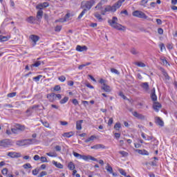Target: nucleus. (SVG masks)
I'll list each match as a JSON object with an SVG mask.
<instances>
[{"label":"nucleus","instance_id":"obj_1","mask_svg":"<svg viewBox=\"0 0 177 177\" xmlns=\"http://www.w3.org/2000/svg\"><path fill=\"white\" fill-rule=\"evenodd\" d=\"M96 3V0H88L86 1H82L81 4L82 9H84L82 12L78 16L77 19H82L84 15L88 12V10H91L92 7Z\"/></svg>","mask_w":177,"mask_h":177},{"label":"nucleus","instance_id":"obj_2","mask_svg":"<svg viewBox=\"0 0 177 177\" xmlns=\"http://www.w3.org/2000/svg\"><path fill=\"white\" fill-rule=\"evenodd\" d=\"M118 18H117V17H113L112 19H109L108 21V23L111 27H113V28L119 30V31H122V30L125 28V26H122V25L118 24Z\"/></svg>","mask_w":177,"mask_h":177},{"label":"nucleus","instance_id":"obj_3","mask_svg":"<svg viewBox=\"0 0 177 177\" xmlns=\"http://www.w3.org/2000/svg\"><path fill=\"white\" fill-rule=\"evenodd\" d=\"M74 157L79 160H84V161H97V159L91 156L81 155L75 151L73 152Z\"/></svg>","mask_w":177,"mask_h":177},{"label":"nucleus","instance_id":"obj_4","mask_svg":"<svg viewBox=\"0 0 177 177\" xmlns=\"http://www.w3.org/2000/svg\"><path fill=\"white\" fill-rule=\"evenodd\" d=\"M45 8L42 3L38 4L36 6V9H39V10L37 12V19L39 21H41L42 19V16H44V11H42V9Z\"/></svg>","mask_w":177,"mask_h":177},{"label":"nucleus","instance_id":"obj_5","mask_svg":"<svg viewBox=\"0 0 177 177\" xmlns=\"http://www.w3.org/2000/svg\"><path fill=\"white\" fill-rule=\"evenodd\" d=\"M133 16H134V17H138L139 19H147L146 14L139 10L133 12Z\"/></svg>","mask_w":177,"mask_h":177},{"label":"nucleus","instance_id":"obj_6","mask_svg":"<svg viewBox=\"0 0 177 177\" xmlns=\"http://www.w3.org/2000/svg\"><path fill=\"white\" fill-rule=\"evenodd\" d=\"M107 12H115V9H114L113 6H106L104 10H101V15H102V16H105Z\"/></svg>","mask_w":177,"mask_h":177},{"label":"nucleus","instance_id":"obj_7","mask_svg":"<svg viewBox=\"0 0 177 177\" xmlns=\"http://www.w3.org/2000/svg\"><path fill=\"white\" fill-rule=\"evenodd\" d=\"M7 156L11 158H20V157H21V153L17 152H8Z\"/></svg>","mask_w":177,"mask_h":177},{"label":"nucleus","instance_id":"obj_8","mask_svg":"<svg viewBox=\"0 0 177 177\" xmlns=\"http://www.w3.org/2000/svg\"><path fill=\"white\" fill-rule=\"evenodd\" d=\"M124 2H125V0H119L117 1V3L113 4V9H115V12L117 10V9H120L121 6H122V3H124Z\"/></svg>","mask_w":177,"mask_h":177},{"label":"nucleus","instance_id":"obj_9","mask_svg":"<svg viewBox=\"0 0 177 177\" xmlns=\"http://www.w3.org/2000/svg\"><path fill=\"white\" fill-rule=\"evenodd\" d=\"M30 39H31V41H32L33 42V46H35V45H37V42H38L39 41V36L38 35H32L29 37Z\"/></svg>","mask_w":177,"mask_h":177},{"label":"nucleus","instance_id":"obj_10","mask_svg":"<svg viewBox=\"0 0 177 177\" xmlns=\"http://www.w3.org/2000/svg\"><path fill=\"white\" fill-rule=\"evenodd\" d=\"M47 99H48L50 103H53V102L56 100V94L55 93H51L48 94L46 96Z\"/></svg>","mask_w":177,"mask_h":177},{"label":"nucleus","instance_id":"obj_11","mask_svg":"<svg viewBox=\"0 0 177 177\" xmlns=\"http://www.w3.org/2000/svg\"><path fill=\"white\" fill-rule=\"evenodd\" d=\"M26 21L28 23H30V24H35V21H39L37 19V17L35 18L32 16H30L26 19Z\"/></svg>","mask_w":177,"mask_h":177},{"label":"nucleus","instance_id":"obj_12","mask_svg":"<svg viewBox=\"0 0 177 177\" xmlns=\"http://www.w3.org/2000/svg\"><path fill=\"white\" fill-rule=\"evenodd\" d=\"M133 115L138 120H145L146 116L143 115L142 114L138 113L136 111L133 112Z\"/></svg>","mask_w":177,"mask_h":177},{"label":"nucleus","instance_id":"obj_13","mask_svg":"<svg viewBox=\"0 0 177 177\" xmlns=\"http://www.w3.org/2000/svg\"><path fill=\"white\" fill-rule=\"evenodd\" d=\"M37 107H38V106L37 105H34L33 106L28 109L26 110V114L28 117H30V115H31V114H32V113H34V109H37Z\"/></svg>","mask_w":177,"mask_h":177},{"label":"nucleus","instance_id":"obj_14","mask_svg":"<svg viewBox=\"0 0 177 177\" xmlns=\"http://www.w3.org/2000/svg\"><path fill=\"white\" fill-rule=\"evenodd\" d=\"M162 105L159 102H154L153 105V110L158 113L160 111V109H161Z\"/></svg>","mask_w":177,"mask_h":177},{"label":"nucleus","instance_id":"obj_15","mask_svg":"<svg viewBox=\"0 0 177 177\" xmlns=\"http://www.w3.org/2000/svg\"><path fill=\"white\" fill-rule=\"evenodd\" d=\"M10 145V142H9V140H3L0 141V146L2 147H8Z\"/></svg>","mask_w":177,"mask_h":177},{"label":"nucleus","instance_id":"obj_16","mask_svg":"<svg viewBox=\"0 0 177 177\" xmlns=\"http://www.w3.org/2000/svg\"><path fill=\"white\" fill-rule=\"evenodd\" d=\"M101 89L107 93H110L111 91V87H110V86L107 85L106 84H104V86H101Z\"/></svg>","mask_w":177,"mask_h":177},{"label":"nucleus","instance_id":"obj_17","mask_svg":"<svg viewBox=\"0 0 177 177\" xmlns=\"http://www.w3.org/2000/svg\"><path fill=\"white\" fill-rule=\"evenodd\" d=\"M76 50H77V52L86 51V50H88V47H86V46H81L78 45L76 47Z\"/></svg>","mask_w":177,"mask_h":177},{"label":"nucleus","instance_id":"obj_18","mask_svg":"<svg viewBox=\"0 0 177 177\" xmlns=\"http://www.w3.org/2000/svg\"><path fill=\"white\" fill-rule=\"evenodd\" d=\"M91 149H93L94 150H97L99 149H106V146L102 144H97L95 145L92 146Z\"/></svg>","mask_w":177,"mask_h":177},{"label":"nucleus","instance_id":"obj_19","mask_svg":"<svg viewBox=\"0 0 177 177\" xmlns=\"http://www.w3.org/2000/svg\"><path fill=\"white\" fill-rule=\"evenodd\" d=\"M24 129V127L19 126L17 128H13L11 129L12 133H19V131H23Z\"/></svg>","mask_w":177,"mask_h":177},{"label":"nucleus","instance_id":"obj_20","mask_svg":"<svg viewBox=\"0 0 177 177\" xmlns=\"http://www.w3.org/2000/svg\"><path fill=\"white\" fill-rule=\"evenodd\" d=\"M82 122H84V120H82L76 122V129H77V131H81V129H82Z\"/></svg>","mask_w":177,"mask_h":177},{"label":"nucleus","instance_id":"obj_21","mask_svg":"<svg viewBox=\"0 0 177 177\" xmlns=\"http://www.w3.org/2000/svg\"><path fill=\"white\" fill-rule=\"evenodd\" d=\"M156 122L158 125H160V127H164V121H162L160 118L156 117Z\"/></svg>","mask_w":177,"mask_h":177},{"label":"nucleus","instance_id":"obj_22","mask_svg":"<svg viewBox=\"0 0 177 177\" xmlns=\"http://www.w3.org/2000/svg\"><path fill=\"white\" fill-rule=\"evenodd\" d=\"M94 17L95 19H98V21L100 22L103 21V18L102 17V15H100L99 12L94 13Z\"/></svg>","mask_w":177,"mask_h":177},{"label":"nucleus","instance_id":"obj_23","mask_svg":"<svg viewBox=\"0 0 177 177\" xmlns=\"http://www.w3.org/2000/svg\"><path fill=\"white\" fill-rule=\"evenodd\" d=\"M53 165H55L57 168H59V169H63V165H62V163L53 160Z\"/></svg>","mask_w":177,"mask_h":177},{"label":"nucleus","instance_id":"obj_24","mask_svg":"<svg viewBox=\"0 0 177 177\" xmlns=\"http://www.w3.org/2000/svg\"><path fill=\"white\" fill-rule=\"evenodd\" d=\"M64 138H71V136H74V132L73 131H70V132H66L63 134Z\"/></svg>","mask_w":177,"mask_h":177},{"label":"nucleus","instance_id":"obj_25","mask_svg":"<svg viewBox=\"0 0 177 177\" xmlns=\"http://www.w3.org/2000/svg\"><path fill=\"white\" fill-rule=\"evenodd\" d=\"M68 169H70L71 171H74V169H75V165H74V162H70L68 164Z\"/></svg>","mask_w":177,"mask_h":177},{"label":"nucleus","instance_id":"obj_26","mask_svg":"<svg viewBox=\"0 0 177 177\" xmlns=\"http://www.w3.org/2000/svg\"><path fill=\"white\" fill-rule=\"evenodd\" d=\"M105 169L107 171V172H109V174H113V167L110 165V164L107 163L106 166L105 167Z\"/></svg>","mask_w":177,"mask_h":177},{"label":"nucleus","instance_id":"obj_27","mask_svg":"<svg viewBox=\"0 0 177 177\" xmlns=\"http://www.w3.org/2000/svg\"><path fill=\"white\" fill-rule=\"evenodd\" d=\"M141 86H142V88H143V89H145V91H149V83H147V82L142 83Z\"/></svg>","mask_w":177,"mask_h":177},{"label":"nucleus","instance_id":"obj_28","mask_svg":"<svg viewBox=\"0 0 177 177\" xmlns=\"http://www.w3.org/2000/svg\"><path fill=\"white\" fill-rule=\"evenodd\" d=\"M121 128H122L121 123L117 122L115 124L114 129H115V131H120V129H121Z\"/></svg>","mask_w":177,"mask_h":177},{"label":"nucleus","instance_id":"obj_29","mask_svg":"<svg viewBox=\"0 0 177 177\" xmlns=\"http://www.w3.org/2000/svg\"><path fill=\"white\" fill-rule=\"evenodd\" d=\"M24 140V146H27L28 145H32V140L33 139H27V140Z\"/></svg>","mask_w":177,"mask_h":177},{"label":"nucleus","instance_id":"obj_30","mask_svg":"<svg viewBox=\"0 0 177 177\" xmlns=\"http://www.w3.org/2000/svg\"><path fill=\"white\" fill-rule=\"evenodd\" d=\"M141 136L142 138V139H145V140H151L153 138L149 136H146L145 135V133H141Z\"/></svg>","mask_w":177,"mask_h":177},{"label":"nucleus","instance_id":"obj_31","mask_svg":"<svg viewBox=\"0 0 177 177\" xmlns=\"http://www.w3.org/2000/svg\"><path fill=\"white\" fill-rule=\"evenodd\" d=\"M151 99L153 102L157 101V95H156V91H153L151 95Z\"/></svg>","mask_w":177,"mask_h":177},{"label":"nucleus","instance_id":"obj_32","mask_svg":"<svg viewBox=\"0 0 177 177\" xmlns=\"http://www.w3.org/2000/svg\"><path fill=\"white\" fill-rule=\"evenodd\" d=\"M68 102V97H64L62 100L59 101L60 104H64Z\"/></svg>","mask_w":177,"mask_h":177},{"label":"nucleus","instance_id":"obj_33","mask_svg":"<svg viewBox=\"0 0 177 177\" xmlns=\"http://www.w3.org/2000/svg\"><path fill=\"white\" fill-rule=\"evenodd\" d=\"M103 4L104 3L102 1H100L96 5V6L95 7V9H96L97 10H100V9H102V8Z\"/></svg>","mask_w":177,"mask_h":177},{"label":"nucleus","instance_id":"obj_34","mask_svg":"<svg viewBox=\"0 0 177 177\" xmlns=\"http://www.w3.org/2000/svg\"><path fill=\"white\" fill-rule=\"evenodd\" d=\"M23 168H24V169H32V166H31V164L30 163H26L23 165Z\"/></svg>","mask_w":177,"mask_h":177},{"label":"nucleus","instance_id":"obj_35","mask_svg":"<svg viewBox=\"0 0 177 177\" xmlns=\"http://www.w3.org/2000/svg\"><path fill=\"white\" fill-rule=\"evenodd\" d=\"M119 154H121L122 157H128V156L129 155L128 152L125 151H120Z\"/></svg>","mask_w":177,"mask_h":177},{"label":"nucleus","instance_id":"obj_36","mask_svg":"<svg viewBox=\"0 0 177 177\" xmlns=\"http://www.w3.org/2000/svg\"><path fill=\"white\" fill-rule=\"evenodd\" d=\"M96 139V137L95 136H91L86 140H85V143H88V142H91V140H95Z\"/></svg>","mask_w":177,"mask_h":177},{"label":"nucleus","instance_id":"obj_37","mask_svg":"<svg viewBox=\"0 0 177 177\" xmlns=\"http://www.w3.org/2000/svg\"><path fill=\"white\" fill-rule=\"evenodd\" d=\"M8 41V37L0 35V41L6 42Z\"/></svg>","mask_w":177,"mask_h":177},{"label":"nucleus","instance_id":"obj_38","mask_svg":"<svg viewBox=\"0 0 177 177\" xmlns=\"http://www.w3.org/2000/svg\"><path fill=\"white\" fill-rule=\"evenodd\" d=\"M53 91H55V92H59L60 91H62V87L60 86V85H55L53 88Z\"/></svg>","mask_w":177,"mask_h":177},{"label":"nucleus","instance_id":"obj_39","mask_svg":"<svg viewBox=\"0 0 177 177\" xmlns=\"http://www.w3.org/2000/svg\"><path fill=\"white\" fill-rule=\"evenodd\" d=\"M136 66H138V67H146V64L143 62H136Z\"/></svg>","mask_w":177,"mask_h":177},{"label":"nucleus","instance_id":"obj_40","mask_svg":"<svg viewBox=\"0 0 177 177\" xmlns=\"http://www.w3.org/2000/svg\"><path fill=\"white\" fill-rule=\"evenodd\" d=\"M111 72L113 73V74H117V75H120V72L118 71V70L114 68H111Z\"/></svg>","mask_w":177,"mask_h":177},{"label":"nucleus","instance_id":"obj_41","mask_svg":"<svg viewBox=\"0 0 177 177\" xmlns=\"http://www.w3.org/2000/svg\"><path fill=\"white\" fill-rule=\"evenodd\" d=\"M39 173V169H35L32 171V175H34V176H37Z\"/></svg>","mask_w":177,"mask_h":177},{"label":"nucleus","instance_id":"obj_42","mask_svg":"<svg viewBox=\"0 0 177 177\" xmlns=\"http://www.w3.org/2000/svg\"><path fill=\"white\" fill-rule=\"evenodd\" d=\"M41 64V61H37L34 64H32V67H39V65Z\"/></svg>","mask_w":177,"mask_h":177},{"label":"nucleus","instance_id":"obj_43","mask_svg":"<svg viewBox=\"0 0 177 177\" xmlns=\"http://www.w3.org/2000/svg\"><path fill=\"white\" fill-rule=\"evenodd\" d=\"M118 171L120 174H121V175H122L123 176H127V172H125V170H124V169H119Z\"/></svg>","mask_w":177,"mask_h":177},{"label":"nucleus","instance_id":"obj_44","mask_svg":"<svg viewBox=\"0 0 177 177\" xmlns=\"http://www.w3.org/2000/svg\"><path fill=\"white\" fill-rule=\"evenodd\" d=\"M58 80L60 82H64V81H66V77L64 75H61L58 77Z\"/></svg>","mask_w":177,"mask_h":177},{"label":"nucleus","instance_id":"obj_45","mask_svg":"<svg viewBox=\"0 0 177 177\" xmlns=\"http://www.w3.org/2000/svg\"><path fill=\"white\" fill-rule=\"evenodd\" d=\"M17 95V92L10 93L8 94V97H15Z\"/></svg>","mask_w":177,"mask_h":177},{"label":"nucleus","instance_id":"obj_46","mask_svg":"<svg viewBox=\"0 0 177 177\" xmlns=\"http://www.w3.org/2000/svg\"><path fill=\"white\" fill-rule=\"evenodd\" d=\"M24 142H26V141H24V140H21L17 141V145L18 146H24Z\"/></svg>","mask_w":177,"mask_h":177},{"label":"nucleus","instance_id":"obj_47","mask_svg":"<svg viewBox=\"0 0 177 177\" xmlns=\"http://www.w3.org/2000/svg\"><path fill=\"white\" fill-rule=\"evenodd\" d=\"M46 175H48V172L46 171H41L39 175L38 176V177H44V176H46Z\"/></svg>","mask_w":177,"mask_h":177},{"label":"nucleus","instance_id":"obj_48","mask_svg":"<svg viewBox=\"0 0 177 177\" xmlns=\"http://www.w3.org/2000/svg\"><path fill=\"white\" fill-rule=\"evenodd\" d=\"M42 77V75H39L37 77H33L34 81H35L36 82H38V81H39V80H41V77Z\"/></svg>","mask_w":177,"mask_h":177},{"label":"nucleus","instance_id":"obj_49","mask_svg":"<svg viewBox=\"0 0 177 177\" xmlns=\"http://www.w3.org/2000/svg\"><path fill=\"white\" fill-rule=\"evenodd\" d=\"M40 161H41V162H48V159H46V157L41 156L40 158Z\"/></svg>","mask_w":177,"mask_h":177},{"label":"nucleus","instance_id":"obj_50","mask_svg":"<svg viewBox=\"0 0 177 177\" xmlns=\"http://www.w3.org/2000/svg\"><path fill=\"white\" fill-rule=\"evenodd\" d=\"M72 103L74 104V106H78V100L77 99H73L72 100Z\"/></svg>","mask_w":177,"mask_h":177},{"label":"nucleus","instance_id":"obj_51","mask_svg":"<svg viewBox=\"0 0 177 177\" xmlns=\"http://www.w3.org/2000/svg\"><path fill=\"white\" fill-rule=\"evenodd\" d=\"M147 2H149V0H142L140 5H142V6H146Z\"/></svg>","mask_w":177,"mask_h":177},{"label":"nucleus","instance_id":"obj_52","mask_svg":"<svg viewBox=\"0 0 177 177\" xmlns=\"http://www.w3.org/2000/svg\"><path fill=\"white\" fill-rule=\"evenodd\" d=\"M55 149L56 151H62V147L60 145H56Z\"/></svg>","mask_w":177,"mask_h":177},{"label":"nucleus","instance_id":"obj_53","mask_svg":"<svg viewBox=\"0 0 177 177\" xmlns=\"http://www.w3.org/2000/svg\"><path fill=\"white\" fill-rule=\"evenodd\" d=\"M113 122H114V120L113 119V118H109L108 125L110 127L111 125H112Z\"/></svg>","mask_w":177,"mask_h":177},{"label":"nucleus","instance_id":"obj_54","mask_svg":"<svg viewBox=\"0 0 177 177\" xmlns=\"http://www.w3.org/2000/svg\"><path fill=\"white\" fill-rule=\"evenodd\" d=\"M44 127H45L46 128H49V123L46 121H44V122H41Z\"/></svg>","mask_w":177,"mask_h":177},{"label":"nucleus","instance_id":"obj_55","mask_svg":"<svg viewBox=\"0 0 177 177\" xmlns=\"http://www.w3.org/2000/svg\"><path fill=\"white\" fill-rule=\"evenodd\" d=\"M1 173L3 174V175H8V169L7 168H4L2 169Z\"/></svg>","mask_w":177,"mask_h":177},{"label":"nucleus","instance_id":"obj_56","mask_svg":"<svg viewBox=\"0 0 177 177\" xmlns=\"http://www.w3.org/2000/svg\"><path fill=\"white\" fill-rule=\"evenodd\" d=\"M131 53H132V55H138V50H136L135 48H132L131 50Z\"/></svg>","mask_w":177,"mask_h":177},{"label":"nucleus","instance_id":"obj_57","mask_svg":"<svg viewBox=\"0 0 177 177\" xmlns=\"http://www.w3.org/2000/svg\"><path fill=\"white\" fill-rule=\"evenodd\" d=\"M158 34H160V35H162V34H164V30H162V28H159L158 29Z\"/></svg>","mask_w":177,"mask_h":177},{"label":"nucleus","instance_id":"obj_58","mask_svg":"<svg viewBox=\"0 0 177 177\" xmlns=\"http://www.w3.org/2000/svg\"><path fill=\"white\" fill-rule=\"evenodd\" d=\"M61 30H62V26H57L55 28V31H56V32H59V31H61Z\"/></svg>","mask_w":177,"mask_h":177},{"label":"nucleus","instance_id":"obj_59","mask_svg":"<svg viewBox=\"0 0 177 177\" xmlns=\"http://www.w3.org/2000/svg\"><path fill=\"white\" fill-rule=\"evenodd\" d=\"M160 60L162 61L163 64H168V61L165 58H160Z\"/></svg>","mask_w":177,"mask_h":177},{"label":"nucleus","instance_id":"obj_60","mask_svg":"<svg viewBox=\"0 0 177 177\" xmlns=\"http://www.w3.org/2000/svg\"><path fill=\"white\" fill-rule=\"evenodd\" d=\"M115 139H118L119 138H121V133H115Z\"/></svg>","mask_w":177,"mask_h":177},{"label":"nucleus","instance_id":"obj_61","mask_svg":"<svg viewBox=\"0 0 177 177\" xmlns=\"http://www.w3.org/2000/svg\"><path fill=\"white\" fill-rule=\"evenodd\" d=\"M100 84H101L102 85V86H104V84H106V80H104V79H100Z\"/></svg>","mask_w":177,"mask_h":177},{"label":"nucleus","instance_id":"obj_62","mask_svg":"<svg viewBox=\"0 0 177 177\" xmlns=\"http://www.w3.org/2000/svg\"><path fill=\"white\" fill-rule=\"evenodd\" d=\"M120 15H125L126 16H128V11L127 10L121 11Z\"/></svg>","mask_w":177,"mask_h":177},{"label":"nucleus","instance_id":"obj_63","mask_svg":"<svg viewBox=\"0 0 177 177\" xmlns=\"http://www.w3.org/2000/svg\"><path fill=\"white\" fill-rule=\"evenodd\" d=\"M40 157L38 156V155H35L34 157H33V160H35V161H38V160H40Z\"/></svg>","mask_w":177,"mask_h":177},{"label":"nucleus","instance_id":"obj_64","mask_svg":"<svg viewBox=\"0 0 177 177\" xmlns=\"http://www.w3.org/2000/svg\"><path fill=\"white\" fill-rule=\"evenodd\" d=\"M41 4L43 5V7H44V8H48V6H49V3H48V2H44Z\"/></svg>","mask_w":177,"mask_h":177}]
</instances>
